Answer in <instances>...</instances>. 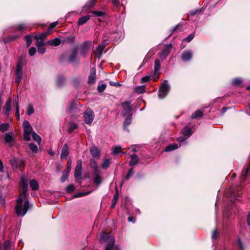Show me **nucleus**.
I'll list each match as a JSON object with an SVG mask.
<instances>
[{
    "mask_svg": "<svg viewBox=\"0 0 250 250\" xmlns=\"http://www.w3.org/2000/svg\"><path fill=\"white\" fill-rule=\"evenodd\" d=\"M26 197V193L22 192L17 200V205L15 207V210L18 216H23L28 210L29 202L28 200L25 201L23 207L22 208L23 200Z\"/></svg>",
    "mask_w": 250,
    "mask_h": 250,
    "instance_id": "f257e3e1",
    "label": "nucleus"
},
{
    "mask_svg": "<svg viewBox=\"0 0 250 250\" xmlns=\"http://www.w3.org/2000/svg\"><path fill=\"white\" fill-rule=\"evenodd\" d=\"M101 241L108 243L105 250H120L119 247L115 245V239L111 234L103 233L101 236Z\"/></svg>",
    "mask_w": 250,
    "mask_h": 250,
    "instance_id": "f03ea898",
    "label": "nucleus"
},
{
    "mask_svg": "<svg viewBox=\"0 0 250 250\" xmlns=\"http://www.w3.org/2000/svg\"><path fill=\"white\" fill-rule=\"evenodd\" d=\"M22 66H23V61L20 60L16 66V79L15 82L18 84L21 83V81L22 78Z\"/></svg>",
    "mask_w": 250,
    "mask_h": 250,
    "instance_id": "7ed1b4c3",
    "label": "nucleus"
},
{
    "mask_svg": "<svg viewBox=\"0 0 250 250\" xmlns=\"http://www.w3.org/2000/svg\"><path fill=\"white\" fill-rule=\"evenodd\" d=\"M170 86L168 84L167 81H165L162 83L159 91V96L161 99L164 98L168 94Z\"/></svg>",
    "mask_w": 250,
    "mask_h": 250,
    "instance_id": "20e7f679",
    "label": "nucleus"
},
{
    "mask_svg": "<svg viewBox=\"0 0 250 250\" xmlns=\"http://www.w3.org/2000/svg\"><path fill=\"white\" fill-rule=\"evenodd\" d=\"M93 111L90 108H88L84 113L83 117L84 122L87 125H91L94 118Z\"/></svg>",
    "mask_w": 250,
    "mask_h": 250,
    "instance_id": "39448f33",
    "label": "nucleus"
},
{
    "mask_svg": "<svg viewBox=\"0 0 250 250\" xmlns=\"http://www.w3.org/2000/svg\"><path fill=\"white\" fill-rule=\"evenodd\" d=\"M122 107L123 108L122 114L124 117L128 114L132 110L131 102L130 101H125L122 104Z\"/></svg>",
    "mask_w": 250,
    "mask_h": 250,
    "instance_id": "423d86ee",
    "label": "nucleus"
},
{
    "mask_svg": "<svg viewBox=\"0 0 250 250\" xmlns=\"http://www.w3.org/2000/svg\"><path fill=\"white\" fill-rule=\"evenodd\" d=\"M10 161L13 168H17L18 167H21L24 166V162L21 159L13 158Z\"/></svg>",
    "mask_w": 250,
    "mask_h": 250,
    "instance_id": "0eeeda50",
    "label": "nucleus"
},
{
    "mask_svg": "<svg viewBox=\"0 0 250 250\" xmlns=\"http://www.w3.org/2000/svg\"><path fill=\"white\" fill-rule=\"evenodd\" d=\"M172 48L171 43L165 45L164 48L162 50L160 54V57L162 59L165 60L170 53V49Z\"/></svg>",
    "mask_w": 250,
    "mask_h": 250,
    "instance_id": "6e6552de",
    "label": "nucleus"
},
{
    "mask_svg": "<svg viewBox=\"0 0 250 250\" xmlns=\"http://www.w3.org/2000/svg\"><path fill=\"white\" fill-rule=\"evenodd\" d=\"M109 42L106 39H104L103 42L98 45L96 48V53L99 55V58H100L102 55L103 51L104 50L105 47L108 44Z\"/></svg>",
    "mask_w": 250,
    "mask_h": 250,
    "instance_id": "1a4fd4ad",
    "label": "nucleus"
},
{
    "mask_svg": "<svg viewBox=\"0 0 250 250\" xmlns=\"http://www.w3.org/2000/svg\"><path fill=\"white\" fill-rule=\"evenodd\" d=\"M192 52L191 50H188L183 52L181 59L183 62H188L190 61L192 58Z\"/></svg>",
    "mask_w": 250,
    "mask_h": 250,
    "instance_id": "9d476101",
    "label": "nucleus"
},
{
    "mask_svg": "<svg viewBox=\"0 0 250 250\" xmlns=\"http://www.w3.org/2000/svg\"><path fill=\"white\" fill-rule=\"evenodd\" d=\"M11 99L9 98L8 100L6 102L5 105L3 109V113L6 115L8 116L11 111Z\"/></svg>",
    "mask_w": 250,
    "mask_h": 250,
    "instance_id": "9b49d317",
    "label": "nucleus"
},
{
    "mask_svg": "<svg viewBox=\"0 0 250 250\" xmlns=\"http://www.w3.org/2000/svg\"><path fill=\"white\" fill-rule=\"evenodd\" d=\"M96 79V69L94 67H93L91 69V71L90 73V75L88 77V84H93L95 82Z\"/></svg>",
    "mask_w": 250,
    "mask_h": 250,
    "instance_id": "f8f14e48",
    "label": "nucleus"
},
{
    "mask_svg": "<svg viewBox=\"0 0 250 250\" xmlns=\"http://www.w3.org/2000/svg\"><path fill=\"white\" fill-rule=\"evenodd\" d=\"M24 130V134L23 137L24 139L26 141H29L30 140V135L32 133V127L23 128Z\"/></svg>",
    "mask_w": 250,
    "mask_h": 250,
    "instance_id": "ddd939ff",
    "label": "nucleus"
},
{
    "mask_svg": "<svg viewBox=\"0 0 250 250\" xmlns=\"http://www.w3.org/2000/svg\"><path fill=\"white\" fill-rule=\"evenodd\" d=\"M20 182L21 184L22 192L26 193L27 191L28 184L27 181L24 175H22L21 176Z\"/></svg>",
    "mask_w": 250,
    "mask_h": 250,
    "instance_id": "4468645a",
    "label": "nucleus"
},
{
    "mask_svg": "<svg viewBox=\"0 0 250 250\" xmlns=\"http://www.w3.org/2000/svg\"><path fill=\"white\" fill-rule=\"evenodd\" d=\"M69 154V147L67 144H64L62 149L61 158H66Z\"/></svg>",
    "mask_w": 250,
    "mask_h": 250,
    "instance_id": "2eb2a0df",
    "label": "nucleus"
},
{
    "mask_svg": "<svg viewBox=\"0 0 250 250\" xmlns=\"http://www.w3.org/2000/svg\"><path fill=\"white\" fill-rule=\"evenodd\" d=\"M94 174V183L97 185H99L102 183V177L100 175V171H95L93 172Z\"/></svg>",
    "mask_w": 250,
    "mask_h": 250,
    "instance_id": "dca6fc26",
    "label": "nucleus"
},
{
    "mask_svg": "<svg viewBox=\"0 0 250 250\" xmlns=\"http://www.w3.org/2000/svg\"><path fill=\"white\" fill-rule=\"evenodd\" d=\"M90 154L94 158H97L99 156L100 152L97 147L93 146L90 147Z\"/></svg>",
    "mask_w": 250,
    "mask_h": 250,
    "instance_id": "f3484780",
    "label": "nucleus"
},
{
    "mask_svg": "<svg viewBox=\"0 0 250 250\" xmlns=\"http://www.w3.org/2000/svg\"><path fill=\"white\" fill-rule=\"evenodd\" d=\"M139 158L135 154L131 155V161L129 162L130 166H134L138 164Z\"/></svg>",
    "mask_w": 250,
    "mask_h": 250,
    "instance_id": "a211bd4d",
    "label": "nucleus"
},
{
    "mask_svg": "<svg viewBox=\"0 0 250 250\" xmlns=\"http://www.w3.org/2000/svg\"><path fill=\"white\" fill-rule=\"evenodd\" d=\"M51 33V31L50 30H48L46 32L40 34L35 37V39H40L44 41L47 35H50Z\"/></svg>",
    "mask_w": 250,
    "mask_h": 250,
    "instance_id": "6ab92c4d",
    "label": "nucleus"
},
{
    "mask_svg": "<svg viewBox=\"0 0 250 250\" xmlns=\"http://www.w3.org/2000/svg\"><path fill=\"white\" fill-rule=\"evenodd\" d=\"M182 133L183 135L187 137V138H188L192 135V132L190 128L186 126L183 128Z\"/></svg>",
    "mask_w": 250,
    "mask_h": 250,
    "instance_id": "aec40b11",
    "label": "nucleus"
},
{
    "mask_svg": "<svg viewBox=\"0 0 250 250\" xmlns=\"http://www.w3.org/2000/svg\"><path fill=\"white\" fill-rule=\"evenodd\" d=\"M90 165L93 172L100 171L98 169L97 163L94 159H90Z\"/></svg>",
    "mask_w": 250,
    "mask_h": 250,
    "instance_id": "412c9836",
    "label": "nucleus"
},
{
    "mask_svg": "<svg viewBox=\"0 0 250 250\" xmlns=\"http://www.w3.org/2000/svg\"><path fill=\"white\" fill-rule=\"evenodd\" d=\"M29 185H30L31 188L33 190H38L39 188V186L38 182L37 181H36L35 180H32L30 181Z\"/></svg>",
    "mask_w": 250,
    "mask_h": 250,
    "instance_id": "4be33fe9",
    "label": "nucleus"
},
{
    "mask_svg": "<svg viewBox=\"0 0 250 250\" xmlns=\"http://www.w3.org/2000/svg\"><path fill=\"white\" fill-rule=\"evenodd\" d=\"M90 44V42H85L83 45L81 46V49L82 50V54H84L86 53L89 50V46Z\"/></svg>",
    "mask_w": 250,
    "mask_h": 250,
    "instance_id": "5701e85b",
    "label": "nucleus"
},
{
    "mask_svg": "<svg viewBox=\"0 0 250 250\" xmlns=\"http://www.w3.org/2000/svg\"><path fill=\"white\" fill-rule=\"evenodd\" d=\"M48 44L50 45H53L54 46H57L59 45L61 43V40L58 38H55V39L52 40H49L47 42Z\"/></svg>",
    "mask_w": 250,
    "mask_h": 250,
    "instance_id": "b1692460",
    "label": "nucleus"
},
{
    "mask_svg": "<svg viewBox=\"0 0 250 250\" xmlns=\"http://www.w3.org/2000/svg\"><path fill=\"white\" fill-rule=\"evenodd\" d=\"M90 19L89 15H86L81 17L78 20L79 25H83L86 23Z\"/></svg>",
    "mask_w": 250,
    "mask_h": 250,
    "instance_id": "393cba45",
    "label": "nucleus"
},
{
    "mask_svg": "<svg viewBox=\"0 0 250 250\" xmlns=\"http://www.w3.org/2000/svg\"><path fill=\"white\" fill-rule=\"evenodd\" d=\"M178 148V146L176 144H172L167 146L165 149V151L166 152H169L174 150H175Z\"/></svg>",
    "mask_w": 250,
    "mask_h": 250,
    "instance_id": "a878e982",
    "label": "nucleus"
},
{
    "mask_svg": "<svg viewBox=\"0 0 250 250\" xmlns=\"http://www.w3.org/2000/svg\"><path fill=\"white\" fill-rule=\"evenodd\" d=\"M161 69V63L159 60H156L154 65V73L159 74Z\"/></svg>",
    "mask_w": 250,
    "mask_h": 250,
    "instance_id": "bb28decb",
    "label": "nucleus"
},
{
    "mask_svg": "<svg viewBox=\"0 0 250 250\" xmlns=\"http://www.w3.org/2000/svg\"><path fill=\"white\" fill-rule=\"evenodd\" d=\"M132 120V114L129 115L127 116L125 120L124 123V127L126 129L127 127L131 123Z\"/></svg>",
    "mask_w": 250,
    "mask_h": 250,
    "instance_id": "cd10ccee",
    "label": "nucleus"
},
{
    "mask_svg": "<svg viewBox=\"0 0 250 250\" xmlns=\"http://www.w3.org/2000/svg\"><path fill=\"white\" fill-rule=\"evenodd\" d=\"M77 56V52L76 50L72 51L68 57V60L70 62H73L76 60Z\"/></svg>",
    "mask_w": 250,
    "mask_h": 250,
    "instance_id": "c85d7f7f",
    "label": "nucleus"
},
{
    "mask_svg": "<svg viewBox=\"0 0 250 250\" xmlns=\"http://www.w3.org/2000/svg\"><path fill=\"white\" fill-rule=\"evenodd\" d=\"M145 85L137 86L135 88V91L138 94H141L145 92Z\"/></svg>",
    "mask_w": 250,
    "mask_h": 250,
    "instance_id": "c756f323",
    "label": "nucleus"
},
{
    "mask_svg": "<svg viewBox=\"0 0 250 250\" xmlns=\"http://www.w3.org/2000/svg\"><path fill=\"white\" fill-rule=\"evenodd\" d=\"M152 76L151 75H148V76H145L144 77H143L141 79V83H146L147 82V81H148L150 79H152L153 81H156L158 79V77L157 76V78H152Z\"/></svg>",
    "mask_w": 250,
    "mask_h": 250,
    "instance_id": "7c9ffc66",
    "label": "nucleus"
},
{
    "mask_svg": "<svg viewBox=\"0 0 250 250\" xmlns=\"http://www.w3.org/2000/svg\"><path fill=\"white\" fill-rule=\"evenodd\" d=\"M65 79L63 76H60L57 81V85L58 87H61L64 84Z\"/></svg>",
    "mask_w": 250,
    "mask_h": 250,
    "instance_id": "2f4dec72",
    "label": "nucleus"
},
{
    "mask_svg": "<svg viewBox=\"0 0 250 250\" xmlns=\"http://www.w3.org/2000/svg\"><path fill=\"white\" fill-rule=\"evenodd\" d=\"M203 115V112L201 110L196 111L191 116L192 119H196L201 117Z\"/></svg>",
    "mask_w": 250,
    "mask_h": 250,
    "instance_id": "473e14b6",
    "label": "nucleus"
},
{
    "mask_svg": "<svg viewBox=\"0 0 250 250\" xmlns=\"http://www.w3.org/2000/svg\"><path fill=\"white\" fill-rule=\"evenodd\" d=\"M69 127L68 128V131L70 133H72L73 131L76 129L78 127V125L73 122L69 123Z\"/></svg>",
    "mask_w": 250,
    "mask_h": 250,
    "instance_id": "72a5a7b5",
    "label": "nucleus"
},
{
    "mask_svg": "<svg viewBox=\"0 0 250 250\" xmlns=\"http://www.w3.org/2000/svg\"><path fill=\"white\" fill-rule=\"evenodd\" d=\"M32 136L33 139L35 141L37 142L39 144H40L41 141V137L39 135H38L35 132H33L32 133Z\"/></svg>",
    "mask_w": 250,
    "mask_h": 250,
    "instance_id": "f704fd0d",
    "label": "nucleus"
},
{
    "mask_svg": "<svg viewBox=\"0 0 250 250\" xmlns=\"http://www.w3.org/2000/svg\"><path fill=\"white\" fill-rule=\"evenodd\" d=\"M9 124H1L0 125V131L2 132H4L7 131L9 128Z\"/></svg>",
    "mask_w": 250,
    "mask_h": 250,
    "instance_id": "c9c22d12",
    "label": "nucleus"
},
{
    "mask_svg": "<svg viewBox=\"0 0 250 250\" xmlns=\"http://www.w3.org/2000/svg\"><path fill=\"white\" fill-rule=\"evenodd\" d=\"M13 137L9 133H6L5 134L4 140L6 143H11L12 141Z\"/></svg>",
    "mask_w": 250,
    "mask_h": 250,
    "instance_id": "e433bc0d",
    "label": "nucleus"
},
{
    "mask_svg": "<svg viewBox=\"0 0 250 250\" xmlns=\"http://www.w3.org/2000/svg\"><path fill=\"white\" fill-rule=\"evenodd\" d=\"M118 199V191H117L116 193L114 195V197H113V201H112V205L111 206V207L112 208H115V205H116V203L117 202Z\"/></svg>",
    "mask_w": 250,
    "mask_h": 250,
    "instance_id": "4c0bfd02",
    "label": "nucleus"
},
{
    "mask_svg": "<svg viewBox=\"0 0 250 250\" xmlns=\"http://www.w3.org/2000/svg\"><path fill=\"white\" fill-rule=\"evenodd\" d=\"M76 108V104L74 103H71L68 106L67 108V112L68 113H70L72 112L73 109H75Z\"/></svg>",
    "mask_w": 250,
    "mask_h": 250,
    "instance_id": "58836bf2",
    "label": "nucleus"
},
{
    "mask_svg": "<svg viewBox=\"0 0 250 250\" xmlns=\"http://www.w3.org/2000/svg\"><path fill=\"white\" fill-rule=\"evenodd\" d=\"M110 166V160L108 159L104 160L102 165V167L104 169H107Z\"/></svg>",
    "mask_w": 250,
    "mask_h": 250,
    "instance_id": "ea45409f",
    "label": "nucleus"
},
{
    "mask_svg": "<svg viewBox=\"0 0 250 250\" xmlns=\"http://www.w3.org/2000/svg\"><path fill=\"white\" fill-rule=\"evenodd\" d=\"M28 28L26 24H21L17 25V29L19 31H22Z\"/></svg>",
    "mask_w": 250,
    "mask_h": 250,
    "instance_id": "a19ab883",
    "label": "nucleus"
},
{
    "mask_svg": "<svg viewBox=\"0 0 250 250\" xmlns=\"http://www.w3.org/2000/svg\"><path fill=\"white\" fill-rule=\"evenodd\" d=\"M34 112V109L31 105H29L26 110V114L27 115H31Z\"/></svg>",
    "mask_w": 250,
    "mask_h": 250,
    "instance_id": "79ce46f5",
    "label": "nucleus"
},
{
    "mask_svg": "<svg viewBox=\"0 0 250 250\" xmlns=\"http://www.w3.org/2000/svg\"><path fill=\"white\" fill-rule=\"evenodd\" d=\"M121 147L119 146H116L113 148L112 153L114 155L118 154L121 152Z\"/></svg>",
    "mask_w": 250,
    "mask_h": 250,
    "instance_id": "37998d69",
    "label": "nucleus"
},
{
    "mask_svg": "<svg viewBox=\"0 0 250 250\" xmlns=\"http://www.w3.org/2000/svg\"><path fill=\"white\" fill-rule=\"evenodd\" d=\"M91 13L94 14L96 17H102L105 14L104 12L99 11H92Z\"/></svg>",
    "mask_w": 250,
    "mask_h": 250,
    "instance_id": "c03bdc74",
    "label": "nucleus"
},
{
    "mask_svg": "<svg viewBox=\"0 0 250 250\" xmlns=\"http://www.w3.org/2000/svg\"><path fill=\"white\" fill-rule=\"evenodd\" d=\"M95 1L96 0H90L86 3L85 6L89 8H93L94 6Z\"/></svg>",
    "mask_w": 250,
    "mask_h": 250,
    "instance_id": "a18cd8bd",
    "label": "nucleus"
},
{
    "mask_svg": "<svg viewBox=\"0 0 250 250\" xmlns=\"http://www.w3.org/2000/svg\"><path fill=\"white\" fill-rule=\"evenodd\" d=\"M74 189H75L74 186L72 184H71V185H69L66 188V190L67 193H70L72 192L74 190Z\"/></svg>",
    "mask_w": 250,
    "mask_h": 250,
    "instance_id": "49530a36",
    "label": "nucleus"
},
{
    "mask_svg": "<svg viewBox=\"0 0 250 250\" xmlns=\"http://www.w3.org/2000/svg\"><path fill=\"white\" fill-rule=\"evenodd\" d=\"M29 148L31 150V151L34 152H37L38 150V146L33 144H29Z\"/></svg>",
    "mask_w": 250,
    "mask_h": 250,
    "instance_id": "de8ad7c7",
    "label": "nucleus"
},
{
    "mask_svg": "<svg viewBox=\"0 0 250 250\" xmlns=\"http://www.w3.org/2000/svg\"><path fill=\"white\" fill-rule=\"evenodd\" d=\"M82 174V170L75 169V177L76 179L80 178Z\"/></svg>",
    "mask_w": 250,
    "mask_h": 250,
    "instance_id": "09e8293b",
    "label": "nucleus"
},
{
    "mask_svg": "<svg viewBox=\"0 0 250 250\" xmlns=\"http://www.w3.org/2000/svg\"><path fill=\"white\" fill-rule=\"evenodd\" d=\"M106 86V85L105 83L99 85L97 87L98 91L100 92H103L105 90Z\"/></svg>",
    "mask_w": 250,
    "mask_h": 250,
    "instance_id": "8fccbe9b",
    "label": "nucleus"
},
{
    "mask_svg": "<svg viewBox=\"0 0 250 250\" xmlns=\"http://www.w3.org/2000/svg\"><path fill=\"white\" fill-rule=\"evenodd\" d=\"M201 12H202V10L201 9H196L194 10H192V11H190L189 14L191 16H194L196 14L201 13Z\"/></svg>",
    "mask_w": 250,
    "mask_h": 250,
    "instance_id": "3c124183",
    "label": "nucleus"
},
{
    "mask_svg": "<svg viewBox=\"0 0 250 250\" xmlns=\"http://www.w3.org/2000/svg\"><path fill=\"white\" fill-rule=\"evenodd\" d=\"M25 40L26 42L27 46L29 47L32 43V37L30 36H26L25 37Z\"/></svg>",
    "mask_w": 250,
    "mask_h": 250,
    "instance_id": "603ef678",
    "label": "nucleus"
},
{
    "mask_svg": "<svg viewBox=\"0 0 250 250\" xmlns=\"http://www.w3.org/2000/svg\"><path fill=\"white\" fill-rule=\"evenodd\" d=\"M134 174V171L133 168H131L129 170L127 175H126L125 179L128 180L130 177L132 176Z\"/></svg>",
    "mask_w": 250,
    "mask_h": 250,
    "instance_id": "864d4df0",
    "label": "nucleus"
},
{
    "mask_svg": "<svg viewBox=\"0 0 250 250\" xmlns=\"http://www.w3.org/2000/svg\"><path fill=\"white\" fill-rule=\"evenodd\" d=\"M36 52V49L35 47H31L29 49L28 52L30 56H33Z\"/></svg>",
    "mask_w": 250,
    "mask_h": 250,
    "instance_id": "5fc2aeb1",
    "label": "nucleus"
},
{
    "mask_svg": "<svg viewBox=\"0 0 250 250\" xmlns=\"http://www.w3.org/2000/svg\"><path fill=\"white\" fill-rule=\"evenodd\" d=\"M193 38H194V34H190L187 37L185 38L184 39V41L188 42H190L193 39Z\"/></svg>",
    "mask_w": 250,
    "mask_h": 250,
    "instance_id": "6e6d98bb",
    "label": "nucleus"
},
{
    "mask_svg": "<svg viewBox=\"0 0 250 250\" xmlns=\"http://www.w3.org/2000/svg\"><path fill=\"white\" fill-rule=\"evenodd\" d=\"M36 40L37 47L45 45V43H43V41L40 39H36Z\"/></svg>",
    "mask_w": 250,
    "mask_h": 250,
    "instance_id": "4d7b16f0",
    "label": "nucleus"
},
{
    "mask_svg": "<svg viewBox=\"0 0 250 250\" xmlns=\"http://www.w3.org/2000/svg\"><path fill=\"white\" fill-rule=\"evenodd\" d=\"M90 192H91V191H88L87 192H80V193H78L77 194L75 195L74 197L77 198V197H80L81 196H85V195H88Z\"/></svg>",
    "mask_w": 250,
    "mask_h": 250,
    "instance_id": "13d9d810",
    "label": "nucleus"
},
{
    "mask_svg": "<svg viewBox=\"0 0 250 250\" xmlns=\"http://www.w3.org/2000/svg\"><path fill=\"white\" fill-rule=\"evenodd\" d=\"M237 248H238V250H243V244L240 239H238Z\"/></svg>",
    "mask_w": 250,
    "mask_h": 250,
    "instance_id": "bf43d9fd",
    "label": "nucleus"
},
{
    "mask_svg": "<svg viewBox=\"0 0 250 250\" xmlns=\"http://www.w3.org/2000/svg\"><path fill=\"white\" fill-rule=\"evenodd\" d=\"M44 46H41L37 47L38 51L39 53L43 54L45 51V48L44 47Z\"/></svg>",
    "mask_w": 250,
    "mask_h": 250,
    "instance_id": "052dcab7",
    "label": "nucleus"
},
{
    "mask_svg": "<svg viewBox=\"0 0 250 250\" xmlns=\"http://www.w3.org/2000/svg\"><path fill=\"white\" fill-rule=\"evenodd\" d=\"M242 83V80L241 79H238V78L234 79L232 81V83L234 85H239Z\"/></svg>",
    "mask_w": 250,
    "mask_h": 250,
    "instance_id": "680f3d73",
    "label": "nucleus"
},
{
    "mask_svg": "<svg viewBox=\"0 0 250 250\" xmlns=\"http://www.w3.org/2000/svg\"><path fill=\"white\" fill-rule=\"evenodd\" d=\"M82 161L80 160L78 161L77 166L75 169L82 170Z\"/></svg>",
    "mask_w": 250,
    "mask_h": 250,
    "instance_id": "e2e57ef3",
    "label": "nucleus"
},
{
    "mask_svg": "<svg viewBox=\"0 0 250 250\" xmlns=\"http://www.w3.org/2000/svg\"><path fill=\"white\" fill-rule=\"evenodd\" d=\"M31 127H32V126L28 121H24L23 122V128H28V127L30 128Z\"/></svg>",
    "mask_w": 250,
    "mask_h": 250,
    "instance_id": "0e129e2a",
    "label": "nucleus"
},
{
    "mask_svg": "<svg viewBox=\"0 0 250 250\" xmlns=\"http://www.w3.org/2000/svg\"><path fill=\"white\" fill-rule=\"evenodd\" d=\"M68 176V173L66 172V173L63 174L62 177H61V181L62 182H64L66 179L67 178Z\"/></svg>",
    "mask_w": 250,
    "mask_h": 250,
    "instance_id": "69168bd1",
    "label": "nucleus"
},
{
    "mask_svg": "<svg viewBox=\"0 0 250 250\" xmlns=\"http://www.w3.org/2000/svg\"><path fill=\"white\" fill-rule=\"evenodd\" d=\"M217 234H218V232H217V229L213 230L212 234V236H211L212 239H216L217 237Z\"/></svg>",
    "mask_w": 250,
    "mask_h": 250,
    "instance_id": "338daca9",
    "label": "nucleus"
},
{
    "mask_svg": "<svg viewBox=\"0 0 250 250\" xmlns=\"http://www.w3.org/2000/svg\"><path fill=\"white\" fill-rule=\"evenodd\" d=\"M58 24V22L56 21V22H52L50 25V27L48 29V30H50V31H51V29L53 28H54Z\"/></svg>",
    "mask_w": 250,
    "mask_h": 250,
    "instance_id": "774afa93",
    "label": "nucleus"
}]
</instances>
